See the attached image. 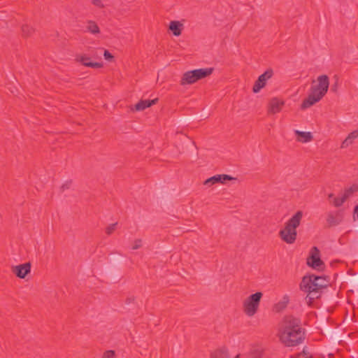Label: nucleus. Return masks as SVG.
Returning <instances> with one entry per match:
<instances>
[{
    "label": "nucleus",
    "mask_w": 358,
    "mask_h": 358,
    "mask_svg": "<svg viewBox=\"0 0 358 358\" xmlns=\"http://www.w3.org/2000/svg\"><path fill=\"white\" fill-rule=\"evenodd\" d=\"M280 341L286 347H294L305 340L306 330L302 327L299 317L292 315H285L278 329Z\"/></svg>",
    "instance_id": "nucleus-1"
},
{
    "label": "nucleus",
    "mask_w": 358,
    "mask_h": 358,
    "mask_svg": "<svg viewBox=\"0 0 358 358\" xmlns=\"http://www.w3.org/2000/svg\"><path fill=\"white\" fill-rule=\"evenodd\" d=\"M328 276H319L314 274L304 275L299 284L300 290L306 293V300L311 306L315 299H320L322 290L328 287Z\"/></svg>",
    "instance_id": "nucleus-2"
},
{
    "label": "nucleus",
    "mask_w": 358,
    "mask_h": 358,
    "mask_svg": "<svg viewBox=\"0 0 358 358\" xmlns=\"http://www.w3.org/2000/svg\"><path fill=\"white\" fill-rule=\"evenodd\" d=\"M317 84L311 86L310 94L303 101L301 105V109L304 110L312 106L320 101L327 94L329 85V77L327 75H321L317 77Z\"/></svg>",
    "instance_id": "nucleus-3"
},
{
    "label": "nucleus",
    "mask_w": 358,
    "mask_h": 358,
    "mask_svg": "<svg viewBox=\"0 0 358 358\" xmlns=\"http://www.w3.org/2000/svg\"><path fill=\"white\" fill-rule=\"evenodd\" d=\"M303 217V212L298 210L285 224L283 229L280 230L279 235L281 239L288 244L295 242L297 236L296 228L300 225Z\"/></svg>",
    "instance_id": "nucleus-4"
},
{
    "label": "nucleus",
    "mask_w": 358,
    "mask_h": 358,
    "mask_svg": "<svg viewBox=\"0 0 358 358\" xmlns=\"http://www.w3.org/2000/svg\"><path fill=\"white\" fill-rule=\"evenodd\" d=\"M214 69H195L185 72L180 80L181 85H192L213 73Z\"/></svg>",
    "instance_id": "nucleus-5"
},
{
    "label": "nucleus",
    "mask_w": 358,
    "mask_h": 358,
    "mask_svg": "<svg viewBox=\"0 0 358 358\" xmlns=\"http://www.w3.org/2000/svg\"><path fill=\"white\" fill-rule=\"evenodd\" d=\"M262 296L263 294L261 292H257L250 295L243 301V311L248 316L252 317L256 314Z\"/></svg>",
    "instance_id": "nucleus-6"
},
{
    "label": "nucleus",
    "mask_w": 358,
    "mask_h": 358,
    "mask_svg": "<svg viewBox=\"0 0 358 358\" xmlns=\"http://www.w3.org/2000/svg\"><path fill=\"white\" fill-rule=\"evenodd\" d=\"M320 252L319 249L314 246L311 248L310 256L307 259L306 264L308 266L317 269L318 271H323L324 268V263L320 259Z\"/></svg>",
    "instance_id": "nucleus-7"
},
{
    "label": "nucleus",
    "mask_w": 358,
    "mask_h": 358,
    "mask_svg": "<svg viewBox=\"0 0 358 358\" xmlns=\"http://www.w3.org/2000/svg\"><path fill=\"white\" fill-rule=\"evenodd\" d=\"M343 219V211L338 210L334 211H330L327 214L326 222L327 224L325 227L331 228L338 225Z\"/></svg>",
    "instance_id": "nucleus-8"
},
{
    "label": "nucleus",
    "mask_w": 358,
    "mask_h": 358,
    "mask_svg": "<svg viewBox=\"0 0 358 358\" xmlns=\"http://www.w3.org/2000/svg\"><path fill=\"white\" fill-rule=\"evenodd\" d=\"M273 75V72L271 69H268L263 74L260 75L253 85V92L257 93L259 92V90L266 85V80L271 78Z\"/></svg>",
    "instance_id": "nucleus-9"
},
{
    "label": "nucleus",
    "mask_w": 358,
    "mask_h": 358,
    "mask_svg": "<svg viewBox=\"0 0 358 358\" xmlns=\"http://www.w3.org/2000/svg\"><path fill=\"white\" fill-rule=\"evenodd\" d=\"M236 180L235 178L231 177L229 175L227 174H220V175H215L213 176L208 179H206L203 185H206L208 187H210L214 184L216 183H222L224 184L227 180Z\"/></svg>",
    "instance_id": "nucleus-10"
},
{
    "label": "nucleus",
    "mask_w": 358,
    "mask_h": 358,
    "mask_svg": "<svg viewBox=\"0 0 358 358\" xmlns=\"http://www.w3.org/2000/svg\"><path fill=\"white\" fill-rule=\"evenodd\" d=\"M285 105V102L279 99L274 97L271 99L268 106V113L275 114L279 113L282 106Z\"/></svg>",
    "instance_id": "nucleus-11"
},
{
    "label": "nucleus",
    "mask_w": 358,
    "mask_h": 358,
    "mask_svg": "<svg viewBox=\"0 0 358 358\" xmlns=\"http://www.w3.org/2000/svg\"><path fill=\"white\" fill-rule=\"evenodd\" d=\"M158 101V99H154L152 100H141L139 102H138L135 106L134 108H131V110H136V111H141L145 110L147 108H149L152 106V105L155 104Z\"/></svg>",
    "instance_id": "nucleus-12"
},
{
    "label": "nucleus",
    "mask_w": 358,
    "mask_h": 358,
    "mask_svg": "<svg viewBox=\"0 0 358 358\" xmlns=\"http://www.w3.org/2000/svg\"><path fill=\"white\" fill-rule=\"evenodd\" d=\"M76 60L87 67H102V64L100 63L92 62L90 57L84 55L76 56Z\"/></svg>",
    "instance_id": "nucleus-13"
},
{
    "label": "nucleus",
    "mask_w": 358,
    "mask_h": 358,
    "mask_svg": "<svg viewBox=\"0 0 358 358\" xmlns=\"http://www.w3.org/2000/svg\"><path fill=\"white\" fill-rule=\"evenodd\" d=\"M183 24L179 21H171L169 24V30H171L176 36H178L181 34Z\"/></svg>",
    "instance_id": "nucleus-14"
},
{
    "label": "nucleus",
    "mask_w": 358,
    "mask_h": 358,
    "mask_svg": "<svg viewBox=\"0 0 358 358\" xmlns=\"http://www.w3.org/2000/svg\"><path fill=\"white\" fill-rule=\"evenodd\" d=\"M86 31L96 35L100 34L101 31L97 23L93 20H87L85 26Z\"/></svg>",
    "instance_id": "nucleus-15"
},
{
    "label": "nucleus",
    "mask_w": 358,
    "mask_h": 358,
    "mask_svg": "<svg viewBox=\"0 0 358 358\" xmlns=\"http://www.w3.org/2000/svg\"><path fill=\"white\" fill-rule=\"evenodd\" d=\"M358 138V129L350 132L341 144L342 148H348L352 145L355 139Z\"/></svg>",
    "instance_id": "nucleus-16"
},
{
    "label": "nucleus",
    "mask_w": 358,
    "mask_h": 358,
    "mask_svg": "<svg viewBox=\"0 0 358 358\" xmlns=\"http://www.w3.org/2000/svg\"><path fill=\"white\" fill-rule=\"evenodd\" d=\"M295 134L297 136V140L299 142L308 143L313 139V136L310 132L296 130Z\"/></svg>",
    "instance_id": "nucleus-17"
},
{
    "label": "nucleus",
    "mask_w": 358,
    "mask_h": 358,
    "mask_svg": "<svg viewBox=\"0 0 358 358\" xmlns=\"http://www.w3.org/2000/svg\"><path fill=\"white\" fill-rule=\"evenodd\" d=\"M358 191V185L356 184L352 185L348 188H346L344 190V192L342 195L343 199L346 201L349 197H350L355 192Z\"/></svg>",
    "instance_id": "nucleus-18"
},
{
    "label": "nucleus",
    "mask_w": 358,
    "mask_h": 358,
    "mask_svg": "<svg viewBox=\"0 0 358 358\" xmlns=\"http://www.w3.org/2000/svg\"><path fill=\"white\" fill-rule=\"evenodd\" d=\"M211 357L212 358H229L228 351L224 348L219 349L217 350H215L213 353H212Z\"/></svg>",
    "instance_id": "nucleus-19"
},
{
    "label": "nucleus",
    "mask_w": 358,
    "mask_h": 358,
    "mask_svg": "<svg viewBox=\"0 0 358 358\" xmlns=\"http://www.w3.org/2000/svg\"><path fill=\"white\" fill-rule=\"evenodd\" d=\"M12 271L20 278H22V264L12 267Z\"/></svg>",
    "instance_id": "nucleus-20"
},
{
    "label": "nucleus",
    "mask_w": 358,
    "mask_h": 358,
    "mask_svg": "<svg viewBox=\"0 0 358 358\" xmlns=\"http://www.w3.org/2000/svg\"><path fill=\"white\" fill-rule=\"evenodd\" d=\"M345 201V200L343 199V196L336 197L333 201H330V203L334 205L335 207H340L343 204Z\"/></svg>",
    "instance_id": "nucleus-21"
},
{
    "label": "nucleus",
    "mask_w": 358,
    "mask_h": 358,
    "mask_svg": "<svg viewBox=\"0 0 358 358\" xmlns=\"http://www.w3.org/2000/svg\"><path fill=\"white\" fill-rule=\"evenodd\" d=\"M35 32V29L31 26H24V36H31Z\"/></svg>",
    "instance_id": "nucleus-22"
},
{
    "label": "nucleus",
    "mask_w": 358,
    "mask_h": 358,
    "mask_svg": "<svg viewBox=\"0 0 358 358\" xmlns=\"http://www.w3.org/2000/svg\"><path fill=\"white\" fill-rule=\"evenodd\" d=\"M117 224V222H115V223L108 225L106 229V233L108 235L112 234L113 233V231L115 230Z\"/></svg>",
    "instance_id": "nucleus-23"
},
{
    "label": "nucleus",
    "mask_w": 358,
    "mask_h": 358,
    "mask_svg": "<svg viewBox=\"0 0 358 358\" xmlns=\"http://www.w3.org/2000/svg\"><path fill=\"white\" fill-rule=\"evenodd\" d=\"M31 266V265L29 262L24 263V279H25L26 276L30 273Z\"/></svg>",
    "instance_id": "nucleus-24"
},
{
    "label": "nucleus",
    "mask_w": 358,
    "mask_h": 358,
    "mask_svg": "<svg viewBox=\"0 0 358 358\" xmlns=\"http://www.w3.org/2000/svg\"><path fill=\"white\" fill-rule=\"evenodd\" d=\"M245 358H262V354L260 351H253L247 355Z\"/></svg>",
    "instance_id": "nucleus-25"
},
{
    "label": "nucleus",
    "mask_w": 358,
    "mask_h": 358,
    "mask_svg": "<svg viewBox=\"0 0 358 358\" xmlns=\"http://www.w3.org/2000/svg\"><path fill=\"white\" fill-rule=\"evenodd\" d=\"M115 352L114 350H106L103 354L102 358H115Z\"/></svg>",
    "instance_id": "nucleus-26"
},
{
    "label": "nucleus",
    "mask_w": 358,
    "mask_h": 358,
    "mask_svg": "<svg viewBox=\"0 0 358 358\" xmlns=\"http://www.w3.org/2000/svg\"><path fill=\"white\" fill-rule=\"evenodd\" d=\"M72 185V180H67L60 187L61 189V191L62 192H64L65 191L66 189H69L71 186Z\"/></svg>",
    "instance_id": "nucleus-27"
},
{
    "label": "nucleus",
    "mask_w": 358,
    "mask_h": 358,
    "mask_svg": "<svg viewBox=\"0 0 358 358\" xmlns=\"http://www.w3.org/2000/svg\"><path fill=\"white\" fill-rule=\"evenodd\" d=\"M142 246V240L141 239H136L134 241V244L132 246V250H137Z\"/></svg>",
    "instance_id": "nucleus-28"
},
{
    "label": "nucleus",
    "mask_w": 358,
    "mask_h": 358,
    "mask_svg": "<svg viewBox=\"0 0 358 358\" xmlns=\"http://www.w3.org/2000/svg\"><path fill=\"white\" fill-rule=\"evenodd\" d=\"M92 3L93 5H94L95 6H96L99 8H104V5L102 3L101 0H92Z\"/></svg>",
    "instance_id": "nucleus-29"
},
{
    "label": "nucleus",
    "mask_w": 358,
    "mask_h": 358,
    "mask_svg": "<svg viewBox=\"0 0 358 358\" xmlns=\"http://www.w3.org/2000/svg\"><path fill=\"white\" fill-rule=\"evenodd\" d=\"M103 57H104L105 59L108 60V61H111L113 59V57H114L112 55V54L108 50H106L104 51Z\"/></svg>",
    "instance_id": "nucleus-30"
},
{
    "label": "nucleus",
    "mask_w": 358,
    "mask_h": 358,
    "mask_svg": "<svg viewBox=\"0 0 358 358\" xmlns=\"http://www.w3.org/2000/svg\"><path fill=\"white\" fill-rule=\"evenodd\" d=\"M135 299H136V298L134 296H128V297H127V299L125 300V303L127 304H130V303H134Z\"/></svg>",
    "instance_id": "nucleus-31"
},
{
    "label": "nucleus",
    "mask_w": 358,
    "mask_h": 358,
    "mask_svg": "<svg viewBox=\"0 0 358 358\" xmlns=\"http://www.w3.org/2000/svg\"><path fill=\"white\" fill-rule=\"evenodd\" d=\"M353 218H354V220H358V204L355 207Z\"/></svg>",
    "instance_id": "nucleus-32"
},
{
    "label": "nucleus",
    "mask_w": 358,
    "mask_h": 358,
    "mask_svg": "<svg viewBox=\"0 0 358 358\" xmlns=\"http://www.w3.org/2000/svg\"><path fill=\"white\" fill-rule=\"evenodd\" d=\"M8 90L10 91V92L14 94V95H16V92H17V89L13 86L12 85H10V87H8Z\"/></svg>",
    "instance_id": "nucleus-33"
},
{
    "label": "nucleus",
    "mask_w": 358,
    "mask_h": 358,
    "mask_svg": "<svg viewBox=\"0 0 358 358\" xmlns=\"http://www.w3.org/2000/svg\"><path fill=\"white\" fill-rule=\"evenodd\" d=\"M334 198H336V196H334V194L333 193H330L328 195V199H329V202H330V201H333L334 199Z\"/></svg>",
    "instance_id": "nucleus-34"
},
{
    "label": "nucleus",
    "mask_w": 358,
    "mask_h": 358,
    "mask_svg": "<svg viewBox=\"0 0 358 358\" xmlns=\"http://www.w3.org/2000/svg\"><path fill=\"white\" fill-rule=\"evenodd\" d=\"M331 90L333 91H336V84H335L334 85L332 86Z\"/></svg>",
    "instance_id": "nucleus-35"
},
{
    "label": "nucleus",
    "mask_w": 358,
    "mask_h": 358,
    "mask_svg": "<svg viewBox=\"0 0 358 358\" xmlns=\"http://www.w3.org/2000/svg\"><path fill=\"white\" fill-rule=\"evenodd\" d=\"M239 357H240V355H238L234 358H238Z\"/></svg>",
    "instance_id": "nucleus-36"
}]
</instances>
